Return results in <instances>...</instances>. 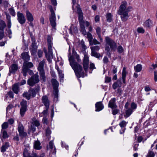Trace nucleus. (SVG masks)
I'll return each mask as SVG.
<instances>
[{"instance_id": "1", "label": "nucleus", "mask_w": 157, "mask_h": 157, "mask_svg": "<svg viewBox=\"0 0 157 157\" xmlns=\"http://www.w3.org/2000/svg\"><path fill=\"white\" fill-rule=\"evenodd\" d=\"M70 64L74 71L76 76L78 78L84 77V73L82 70V66L76 62L74 57L71 56L69 57Z\"/></svg>"}, {"instance_id": "2", "label": "nucleus", "mask_w": 157, "mask_h": 157, "mask_svg": "<svg viewBox=\"0 0 157 157\" xmlns=\"http://www.w3.org/2000/svg\"><path fill=\"white\" fill-rule=\"evenodd\" d=\"M127 3L126 2H122L120 5L118 13L121 15V20L123 21H126L129 17V15L128 12L130 11L132 9L131 6L126 7Z\"/></svg>"}, {"instance_id": "3", "label": "nucleus", "mask_w": 157, "mask_h": 157, "mask_svg": "<svg viewBox=\"0 0 157 157\" xmlns=\"http://www.w3.org/2000/svg\"><path fill=\"white\" fill-rule=\"evenodd\" d=\"M105 39L106 41L105 50L106 51L107 55L110 56L111 52L115 51L116 50L117 44L114 40L109 37H106Z\"/></svg>"}, {"instance_id": "4", "label": "nucleus", "mask_w": 157, "mask_h": 157, "mask_svg": "<svg viewBox=\"0 0 157 157\" xmlns=\"http://www.w3.org/2000/svg\"><path fill=\"white\" fill-rule=\"evenodd\" d=\"M48 45V52H47L46 50H44V52L45 53L46 58L49 62L51 61V59L53 58V52L52 49V43L51 41V36L48 35L47 38Z\"/></svg>"}, {"instance_id": "5", "label": "nucleus", "mask_w": 157, "mask_h": 157, "mask_svg": "<svg viewBox=\"0 0 157 157\" xmlns=\"http://www.w3.org/2000/svg\"><path fill=\"white\" fill-rule=\"evenodd\" d=\"M40 81L39 76L37 73L32 75L27 81V84L30 86H33Z\"/></svg>"}, {"instance_id": "6", "label": "nucleus", "mask_w": 157, "mask_h": 157, "mask_svg": "<svg viewBox=\"0 0 157 157\" xmlns=\"http://www.w3.org/2000/svg\"><path fill=\"white\" fill-rule=\"evenodd\" d=\"M49 9L51 13V15L50 16L49 20L51 26L53 28L55 29L56 25V18L55 14L52 6H49Z\"/></svg>"}, {"instance_id": "7", "label": "nucleus", "mask_w": 157, "mask_h": 157, "mask_svg": "<svg viewBox=\"0 0 157 157\" xmlns=\"http://www.w3.org/2000/svg\"><path fill=\"white\" fill-rule=\"evenodd\" d=\"M33 63L31 62H24L22 67V71L24 76L27 75V73L29 68L33 67Z\"/></svg>"}, {"instance_id": "8", "label": "nucleus", "mask_w": 157, "mask_h": 157, "mask_svg": "<svg viewBox=\"0 0 157 157\" xmlns=\"http://www.w3.org/2000/svg\"><path fill=\"white\" fill-rule=\"evenodd\" d=\"M89 64V59L88 55L86 54L84 55L83 59V65L84 71L87 72Z\"/></svg>"}, {"instance_id": "9", "label": "nucleus", "mask_w": 157, "mask_h": 157, "mask_svg": "<svg viewBox=\"0 0 157 157\" xmlns=\"http://www.w3.org/2000/svg\"><path fill=\"white\" fill-rule=\"evenodd\" d=\"M27 102L26 100H23L21 102V108L20 110V114L23 116L27 110Z\"/></svg>"}, {"instance_id": "10", "label": "nucleus", "mask_w": 157, "mask_h": 157, "mask_svg": "<svg viewBox=\"0 0 157 157\" xmlns=\"http://www.w3.org/2000/svg\"><path fill=\"white\" fill-rule=\"evenodd\" d=\"M17 20L19 22L23 24L25 23L26 21V19L24 14L19 12L17 13Z\"/></svg>"}, {"instance_id": "11", "label": "nucleus", "mask_w": 157, "mask_h": 157, "mask_svg": "<svg viewBox=\"0 0 157 157\" xmlns=\"http://www.w3.org/2000/svg\"><path fill=\"white\" fill-rule=\"evenodd\" d=\"M18 130L19 132V135L21 137H25L27 136V133L24 131V128L21 124H19L18 128Z\"/></svg>"}, {"instance_id": "12", "label": "nucleus", "mask_w": 157, "mask_h": 157, "mask_svg": "<svg viewBox=\"0 0 157 157\" xmlns=\"http://www.w3.org/2000/svg\"><path fill=\"white\" fill-rule=\"evenodd\" d=\"M18 66L16 64H13L9 68V75H10L11 73L14 74L18 69Z\"/></svg>"}, {"instance_id": "13", "label": "nucleus", "mask_w": 157, "mask_h": 157, "mask_svg": "<svg viewBox=\"0 0 157 157\" xmlns=\"http://www.w3.org/2000/svg\"><path fill=\"white\" fill-rule=\"evenodd\" d=\"M40 89L39 86H38L37 87L34 89H30L29 90V92L30 93L31 97L34 98L35 96L36 93L39 91Z\"/></svg>"}, {"instance_id": "14", "label": "nucleus", "mask_w": 157, "mask_h": 157, "mask_svg": "<svg viewBox=\"0 0 157 157\" xmlns=\"http://www.w3.org/2000/svg\"><path fill=\"white\" fill-rule=\"evenodd\" d=\"M42 101L45 107L47 108L49 107V101L48 99V97L46 95L43 96L41 98Z\"/></svg>"}, {"instance_id": "15", "label": "nucleus", "mask_w": 157, "mask_h": 157, "mask_svg": "<svg viewBox=\"0 0 157 157\" xmlns=\"http://www.w3.org/2000/svg\"><path fill=\"white\" fill-rule=\"evenodd\" d=\"M108 106L109 107L112 109L116 108L117 107L116 103V98H112L109 101Z\"/></svg>"}, {"instance_id": "16", "label": "nucleus", "mask_w": 157, "mask_h": 157, "mask_svg": "<svg viewBox=\"0 0 157 157\" xmlns=\"http://www.w3.org/2000/svg\"><path fill=\"white\" fill-rule=\"evenodd\" d=\"M96 111H99L102 110L104 108V106L101 102H97L95 104Z\"/></svg>"}, {"instance_id": "17", "label": "nucleus", "mask_w": 157, "mask_h": 157, "mask_svg": "<svg viewBox=\"0 0 157 157\" xmlns=\"http://www.w3.org/2000/svg\"><path fill=\"white\" fill-rule=\"evenodd\" d=\"M22 58L24 60V62H28L29 60L30 56L29 55L28 52H25L22 53L21 54Z\"/></svg>"}, {"instance_id": "18", "label": "nucleus", "mask_w": 157, "mask_h": 157, "mask_svg": "<svg viewBox=\"0 0 157 157\" xmlns=\"http://www.w3.org/2000/svg\"><path fill=\"white\" fill-rule=\"evenodd\" d=\"M26 17L28 21L30 22H32L33 20V16L31 13L28 10H27L26 12Z\"/></svg>"}, {"instance_id": "19", "label": "nucleus", "mask_w": 157, "mask_h": 157, "mask_svg": "<svg viewBox=\"0 0 157 157\" xmlns=\"http://www.w3.org/2000/svg\"><path fill=\"white\" fill-rule=\"evenodd\" d=\"M51 82L52 84L53 89L54 90H58L59 83L58 81L54 78L52 79Z\"/></svg>"}, {"instance_id": "20", "label": "nucleus", "mask_w": 157, "mask_h": 157, "mask_svg": "<svg viewBox=\"0 0 157 157\" xmlns=\"http://www.w3.org/2000/svg\"><path fill=\"white\" fill-rule=\"evenodd\" d=\"M122 82L121 79H119L117 82H115L113 84V88L114 89H116L117 88L120 87L121 86Z\"/></svg>"}, {"instance_id": "21", "label": "nucleus", "mask_w": 157, "mask_h": 157, "mask_svg": "<svg viewBox=\"0 0 157 157\" xmlns=\"http://www.w3.org/2000/svg\"><path fill=\"white\" fill-rule=\"evenodd\" d=\"M6 18L7 20V23L8 27L9 29L10 28L11 26V17L9 14L7 12L5 13Z\"/></svg>"}, {"instance_id": "22", "label": "nucleus", "mask_w": 157, "mask_h": 157, "mask_svg": "<svg viewBox=\"0 0 157 157\" xmlns=\"http://www.w3.org/2000/svg\"><path fill=\"white\" fill-rule=\"evenodd\" d=\"M127 72L126 71V69L125 67H124L123 69L122 74V79L123 83L125 84L126 81V77Z\"/></svg>"}, {"instance_id": "23", "label": "nucleus", "mask_w": 157, "mask_h": 157, "mask_svg": "<svg viewBox=\"0 0 157 157\" xmlns=\"http://www.w3.org/2000/svg\"><path fill=\"white\" fill-rule=\"evenodd\" d=\"M34 148L36 150H39L42 147L40 146V143L38 140L35 141L33 144Z\"/></svg>"}, {"instance_id": "24", "label": "nucleus", "mask_w": 157, "mask_h": 157, "mask_svg": "<svg viewBox=\"0 0 157 157\" xmlns=\"http://www.w3.org/2000/svg\"><path fill=\"white\" fill-rule=\"evenodd\" d=\"M10 146V144L8 142H5L4 144H3L2 145L1 151L2 152H4L6 151V150Z\"/></svg>"}, {"instance_id": "25", "label": "nucleus", "mask_w": 157, "mask_h": 157, "mask_svg": "<svg viewBox=\"0 0 157 157\" xmlns=\"http://www.w3.org/2000/svg\"><path fill=\"white\" fill-rule=\"evenodd\" d=\"M80 31L82 33V34L85 36L86 35L87 32L85 29V27L84 25V23L80 24Z\"/></svg>"}, {"instance_id": "26", "label": "nucleus", "mask_w": 157, "mask_h": 157, "mask_svg": "<svg viewBox=\"0 0 157 157\" xmlns=\"http://www.w3.org/2000/svg\"><path fill=\"white\" fill-rule=\"evenodd\" d=\"M152 22L150 19L146 20L144 22V26L146 28H150L152 26Z\"/></svg>"}, {"instance_id": "27", "label": "nucleus", "mask_w": 157, "mask_h": 157, "mask_svg": "<svg viewBox=\"0 0 157 157\" xmlns=\"http://www.w3.org/2000/svg\"><path fill=\"white\" fill-rule=\"evenodd\" d=\"M44 63L45 61L44 60L40 62L38 67V70L39 71L44 70Z\"/></svg>"}, {"instance_id": "28", "label": "nucleus", "mask_w": 157, "mask_h": 157, "mask_svg": "<svg viewBox=\"0 0 157 157\" xmlns=\"http://www.w3.org/2000/svg\"><path fill=\"white\" fill-rule=\"evenodd\" d=\"M19 86L18 83L15 84L13 86L12 89L14 93L17 94L19 91Z\"/></svg>"}, {"instance_id": "29", "label": "nucleus", "mask_w": 157, "mask_h": 157, "mask_svg": "<svg viewBox=\"0 0 157 157\" xmlns=\"http://www.w3.org/2000/svg\"><path fill=\"white\" fill-rule=\"evenodd\" d=\"M6 27V24L5 21L2 20H0V30L3 31Z\"/></svg>"}, {"instance_id": "30", "label": "nucleus", "mask_w": 157, "mask_h": 157, "mask_svg": "<svg viewBox=\"0 0 157 157\" xmlns=\"http://www.w3.org/2000/svg\"><path fill=\"white\" fill-rule=\"evenodd\" d=\"M1 139H2V138L3 139H6L8 137L9 135L6 131L5 130L3 131L2 130V133L1 134Z\"/></svg>"}, {"instance_id": "31", "label": "nucleus", "mask_w": 157, "mask_h": 157, "mask_svg": "<svg viewBox=\"0 0 157 157\" xmlns=\"http://www.w3.org/2000/svg\"><path fill=\"white\" fill-rule=\"evenodd\" d=\"M125 114L124 116L126 117H129L133 111V110L130 108L125 109Z\"/></svg>"}, {"instance_id": "32", "label": "nucleus", "mask_w": 157, "mask_h": 157, "mask_svg": "<svg viewBox=\"0 0 157 157\" xmlns=\"http://www.w3.org/2000/svg\"><path fill=\"white\" fill-rule=\"evenodd\" d=\"M40 78H41L43 81L45 82L46 80V77L44 71H39Z\"/></svg>"}, {"instance_id": "33", "label": "nucleus", "mask_w": 157, "mask_h": 157, "mask_svg": "<svg viewBox=\"0 0 157 157\" xmlns=\"http://www.w3.org/2000/svg\"><path fill=\"white\" fill-rule=\"evenodd\" d=\"M142 68V65L140 64H138L136 66L134 67L135 70L136 72H140V71Z\"/></svg>"}, {"instance_id": "34", "label": "nucleus", "mask_w": 157, "mask_h": 157, "mask_svg": "<svg viewBox=\"0 0 157 157\" xmlns=\"http://www.w3.org/2000/svg\"><path fill=\"white\" fill-rule=\"evenodd\" d=\"M89 43L90 45H92L94 44L96 45L100 44V43L95 39L93 40L92 39L91 41L89 42Z\"/></svg>"}, {"instance_id": "35", "label": "nucleus", "mask_w": 157, "mask_h": 157, "mask_svg": "<svg viewBox=\"0 0 157 157\" xmlns=\"http://www.w3.org/2000/svg\"><path fill=\"white\" fill-rule=\"evenodd\" d=\"M23 96L27 100H29L31 97L30 93H24L23 94Z\"/></svg>"}, {"instance_id": "36", "label": "nucleus", "mask_w": 157, "mask_h": 157, "mask_svg": "<svg viewBox=\"0 0 157 157\" xmlns=\"http://www.w3.org/2000/svg\"><path fill=\"white\" fill-rule=\"evenodd\" d=\"M58 90H54V100L56 101H57L58 98Z\"/></svg>"}, {"instance_id": "37", "label": "nucleus", "mask_w": 157, "mask_h": 157, "mask_svg": "<svg viewBox=\"0 0 157 157\" xmlns=\"http://www.w3.org/2000/svg\"><path fill=\"white\" fill-rule=\"evenodd\" d=\"M78 20L80 24L84 23V21L83 20V14H78Z\"/></svg>"}, {"instance_id": "38", "label": "nucleus", "mask_w": 157, "mask_h": 157, "mask_svg": "<svg viewBox=\"0 0 157 157\" xmlns=\"http://www.w3.org/2000/svg\"><path fill=\"white\" fill-rule=\"evenodd\" d=\"M91 52H95L98 51L100 49V47L99 46L97 45L91 47L90 48Z\"/></svg>"}, {"instance_id": "39", "label": "nucleus", "mask_w": 157, "mask_h": 157, "mask_svg": "<svg viewBox=\"0 0 157 157\" xmlns=\"http://www.w3.org/2000/svg\"><path fill=\"white\" fill-rule=\"evenodd\" d=\"M91 54L92 56L98 58H99L101 56L100 54L99 53H97L96 52H91Z\"/></svg>"}, {"instance_id": "40", "label": "nucleus", "mask_w": 157, "mask_h": 157, "mask_svg": "<svg viewBox=\"0 0 157 157\" xmlns=\"http://www.w3.org/2000/svg\"><path fill=\"white\" fill-rule=\"evenodd\" d=\"M106 18L107 21L110 22L112 21V16L110 13H108L107 14Z\"/></svg>"}, {"instance_id": "41", "label": "nucleus", "mask_w": 157, "mask_h": 157, "mask_svg": "<svg viewBox=\"0 0 157 157\" xmlns=\"http://www.w3.org/2000/svg\"><path fill=\"white\" fill-rule=\"evenodd\" d=\"M59 74V77L60 78V82L61 81V80H63L64 78V74L63 73L62 70L59 71L58 72Z\"/></svg>"}, {"instance_id": "42", "label": "nucleus", "mask_w": 157, "mask_h": 157, "mask_svg": "<svg viewBox=\"0 0 157 157\" xmlns=\"http://www.w3.org/2000/svg\"><path fill=\"white\" fill-rule=\"evenodd\" d=\"M74 56L78 63H80L81 62V60L80 59L79 56L78 54L77 53H75Z\"/></svg>"}, {"instance_id": "43", "label": "nucleus", "mask_w": 157, "mask_h": 157, "mask_svg": "<svg viewBox=\"0 0 157 157\" xmlns=\"http://www.w3.org/2000/svg\"><path fill=\"white\" fill-rule=\"evenodd\" d=\"M80 45L82 47V49L83 50H85L86 49V47L85 45L84 44V42L83 40H82L80 43Z\"/></svg>"}, {"instance_id": "44", "label": "nucleus", "mask_w": 157, "mask_h": 157, "mask_svg": "<svg viewBox=\"0 0 157 157\" xmlns=\"http://www.w3.org/2000/svg\"><path fill=\"white\" fill-rule=\"evenodd\" d=\"M9 11L11 15L13 16H15L16 15V13L14 10L12 8H10L9 9Z\"/></svg>"}, {"instance_id": "45", "label": "nucleus", "mask_w": 157, "mask_h": 157, "mask_svg": "<svg viewBox=\"0 0 157 157\" xmlns=\"http://www.w3.org/2000/svg\"><path fill=\"white\" fill-rule=\"evenodd\" d=\"M86 34L87 35V38H88L89 42H90L93 39L92 36L90 33L89 32L87 33Z\"/></svg>"}, {"instance_id": "46", "label": "nucleus", "mask_w": 157, "mask_h": 157, "mask_svg": "<svg viewBox=\"0 0 157 157\" xmlns=\"http://www.w3.org/2000/svg\"><path fill=\"white\" fill-rule=\"evenodd\" d=\"M137 106V104L134 103V102H132L131 105V109H132V110H135L136 109Z\"/></svg>"}, {"instance_id": "47", "label": "nucleus", "mask_w": 157, "mask_h": 157, "mask_svg": "<svg viewBox=\"0 0 157 157\" xmlns=\"http://www.w3.org/2000/svg\"><path fill=\"white\" fill-rule=\"evenodd\" d=\"M127 123V122H126L124 121H122L119 123V125L122 128L123 127H125L126 126Z\"/></svg>"}, {"instance_id": "48", "label": "nucleus", "mask_w": 157, "mask_h": 157, "mask_svg": "<svg viewBox=\"0 0 157 157\" xmlns=\"http://www.w3.org/2000/svg\"><path fill=\"white\" fill-rule=\"evenodd\" d=\"M137 32L139 33H144L145 31L144 29L142 27H138L137 29Z\"/></svg>"}, {"instance_id": "49", "label": "nucleus", "mask_w": 157, "mask_h": 157, "mask_svg": "<svg viewBox=\"0 0 157 157\" xmlns=\"http://www.w3.org/2000/svg\"><path fill=\"white\" fill-rule=\"evenodd\" d=\"M32 43L31 45V48H35L37 49V47L36 45V43H35V40H34L33 39L32 40Z\"/></svg>"}, {"instance_id": "50", "label": "nucleus", "mask_w": 157, "mask_h": 157, "mask_svg": "<svg viewBox=\"0 0 157 157\" xmlns=\"http://www.w3.org/2000/svg\"><path fill=\"white\" fill-rule=\"evenodd\" d=\"M117 49L118 52L120 53H121L123 52V48L121 46H118Z\"/></svg>"}, {"instance_id": "51", "label": "nucleus", "mask_w": 157, "mask_h": 157, "mask_svg": "<svg viewBox=\"0 0 157 157\" xmlns=\"http://www.w3.org/2000/svg\"><path fill=\"white\" fill-rule=\"evenodd\" d=\"M23 155L24 157H32V154L31 156H30L27 151H24Z\"/></svg>"}, {"instance_id": "52", "label": "nucleus", "mask_w": 157, "mask_h": 157, "mask_svg": "<svg viewBox=\"0 0 157 157\" xmlns=\"http://www.w3.org/2000/svg\"><path fill=\"white\" fill-rule=\"evenodd\" d=\"M155 154L154 152L151 151H150L148 153V157H154Z\"/></svg>"}, {"instance_id": "53", "label": "nucleus", "mask_w": 157, "mask_h": 157, "mask_svg": "<svg viewBox=\"0 0 157 157\" xmlns=\"http://www.w3.org/2000/svg\"><path fill=\"white\" fill-rule=\"evenodd\" d=\"M96 33L98 35H101V29L99 27H97L96 29Z\"/></svg>"}, {"instance_id": "54", "label": "nucleus", "mask_w": 157, "mask_h": 157, "mask_svg": "<svg viewBox=\"0 0 157 157\" xmlns=\"http://www.w3.org/2000/svg\"><path fill=\"white\" fill-rule=\"evenodd\" d=\"M44 153L41 154L39 157L37 156L36 154L33 152L32 153V157H44Z\"/></svg>"}, {"instance_id": "55", "label": "nucleus", "mask_w": 157, "mask_h": 157, "mask_svg": "<svg viewBox=\"0 0 157 157\" xmlns=\"http://www.w3.org/2000/svg\"><path fill=\"white\" fill-rule=\"evenodd\" d=\"M48 109L49 107H48V108H47V107H45V109H44L42 112V113H43L44 116L47 115Z\"/></svg>"}, {"instance_id": "56", "label": "nucleus", "mask_w": 157, "mask_h": 157, "mask_svg": "<svg viewBox=\"0 0 157 157\" xmlns=\"http://www.w3.org/2000/svg\"><path fill=\"white\" fill-rule=\"evenodd\" d=\"M8 127V123L6 122L4 123L2 125V129H5Z\"/></svg>"}, {"instance_id": "57", "label": "nucleus", "mask_w": 157, "mask_h": 157, "mask_svg": "<svg viewBox=\"0 0 157 157\" xmlns=\"http://www.w3.org/2000/svg\"><path fill=\"white\" fill-rule=\"evenodd\" d=\"M111 78L110 77L106 76L105 77V82L106 83H109L111 82Z\"/></svg>"}, {"instance_id": "58", "label": "nucleus", "mask_w": 157, "mask_h": 157, "mask_svg": "<svg viewBox=\"0 0 157 157\" xmlns=\"http://www.w3.org/2000/svg\"><path fill=\"white\" fill-rule=\"evenodd\" d=\"M51 133V131L48 128H47L46 130V134L47 136H49Z\"/></svg>"}, {"instance_id": "59", "label": "nucleus", "mask_w": 157, "mask_h": 157, "mask_svg": "<svg viewBox=\"0 0 157 157\" xmlns=\"http://www.w3.org/2000/svg\"><path fill=\"white\" fill-rule=\"evenodd\" d=\"M3 4L5 7H7L9 4L8 2L6 0H3L2 2Z\"/></svg>"}, {"instance_id": "60", "label": "nucleus", "mask_w": 157, "mask_h": 157, "mask_svg": "<svg viewBox=\"0 0 157 157\" xmlns=\"http://www.w3.org/2000/svg\"><path fill=\"white\" fill-rule=\"evenodd\" d=\"M34 125L36 126H38L40 124L39 122L37 120H35L33 121Z\"/></svg>"}, {"instance_id": "61", "label": "nucleus", "mask_w": 157, "mask_h": 157, "mask_svg": "<svg viewBox=\"0 0 157 157\" xmlns=\"http://www.w3.org/2000/svg\"><path fill=\"white\" fill-rule=\"evenodd\" d=\"M43 52L41 50H39L38 52V55L39 58L41 57L42 56Z\"/></svg>"}, {"instance_id": "62", "label": "nucleus", "mask_w": 157, "mask_h": 157, "mask_svg": "<svg viewBox=\"0 0 157 157\" xmlns=\"http://www.w3.org/2000/svg\"><path fill=\"white\" fill-rule=\"evenodd\" d=\"M49 148L51 150L53 148L54 144L52 141H51L49 143Z\"/></svg>"}, {"instance_id": "63", "label": "nucleus", "mask_w": 157, "mask_h": 157, "mask_svg": "<svg viewBox=\"0 0 157 157\" xmlns=\"http://www.w3.org/2000/svg\"><path fill=\"white\" fill-rule=\"evenodd\" d=\"M90 68L93 70L94 69H95L94 64L93 63H90Z\"/></svg>"}, {"instance_id": "64", "label": "nucleus", "mask_w": 157, "mask_h": 157, "mask_svg": "<svg viewBox=\"0 0 157 157\" xmlns=\"http://www.w3.org/2000/svg\"><path fill=\"white\" fill-rule=\"evenodd\" d=\"M154 80L155 81H157V71H154Z\"/></svg>"}]
</instances>
